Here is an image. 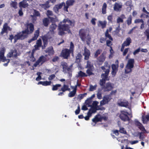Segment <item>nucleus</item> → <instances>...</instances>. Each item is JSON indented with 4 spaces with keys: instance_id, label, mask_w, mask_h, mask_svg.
Segmentation results:
<instances>
[{
    "instance_id": "864d4df0",
    "label": "nucleus",
    "mask_w": 149,
    "mask_h": 149,
    "mask_svg": "<svg viewBox=\"0 0 149 149\" xmlns=\"http://www.w3.org/2000/svg\"><path fill=\"white\" fill-rule=\"evenodd\" d=\"M107 45L109 47H111V45H112V43L111 40H107L106 41Z\"/></svg>"
},
{
    "instance_id": "a18cd8bd",
    "label": "nucleus",
    "mask_w": 149,
    "mask_h": 149,
    "mask_svg": "<svg viewBox=\"0 0 149 149\" xmlns=\"http://www.w3.org/2000/svg\"><path fill=\"white\" fill-rule=\"evenodd\" d=\"M40 6L45 10H47L50 7V6H48L45 3L40 4Z\"/></svg>"
},
{
    "instance_id": "20e7f679",
    "label": "nucleus",
    "mask_w": 149,
    "mask_h": 149,
    "mask_svg": "<svg viewBox=\"0 0 149 149\" xmlns=\"http://www.w3.org/2000/svg\"><path fill=\"white\" fill-rule=\"evenodd\" d=\"M74 47V44L72 42H70V48H63L61 53V56L64 59H68L70 57V54L73 56Z\"/></svg>"
},
{
    "instance_id": "0eeeda50",
    "label": "nucleus",
    "mask_w": 149,
    "mask_h": 149,
    "mask_svg": "<svg viewBox=\"0 0 149 149\" xmlns=\"http://www.w3.org/2000/svg\"><path fill=\"white\" fill-rule=\"evenodd\" d=\"M6 51V49L4 47L1 48L0 50V59L1 61L3 62L7 61V62L3 64V65L5 66H8V63L10 61V59H6L4 56V54Z\"/></svg>"
},
{
    "instance_id": "9d476101",
    "label": "nucleus",
    "mask_w": 149,
    "mask_h": 149,
    "mask_svg": "<svg viewBox=\"0 0 149 149\" xmlns=\"http://www.w3.org/2000/svg\"><path fill=\"white\" fill-rule=\"evenodd\" d=\"M112 99V96L110 95H105L103 97V100L100 102V105L103 106L105 104H108Z\"/></svg>"
},
{
    "instance_id": "9b49d317",
    "label": "nucleus",
    "mask_w": 149,
    "mask_h": 149,
    "mask_svg": "<svg viewBox=\"0 0 149 149\" xmlns=\"http://www.w3.org/2000/svg\"><path fill=\"white\" fill-rule=\"evenodd\" d=\"M47 61V58L44 56H41L36 61L33 65V66L36 67L40 63L41 65L42 64Z\"/></svg>"
},
{
    "instance_id": "a19ab883",
    "label": "nucleus",
    "mask_w": 149,
    "mask_h": 149,
    "mask_svg": "<svg viewBox=\"0 0 149 149\" xmlns=\"http://www.w3.org/2000/svg\"><path fill=\"white\" fill-rule=\"evenodd\" d=\"M102 52V50L101 49H98L95 52L94 54V57L95 58L97 57Z\"/></svg>"
},
{
    "instance_id": "473e14b6",
    "label": "nucleus",
    "mask_w": 149,
    "mask_h": 149,
    "mask_svg": "<svg viewBox=\"0 0 149 149\" xmlns=\"http://www.w3.org/2000/svg\"><path fill=\"white\" fill-rule=\"evenodd\" d=\"M8 24L6 23L4 24L3 28L2 29V31L1 32V33L3 34L4 33H6L7 32L8 30Z\"/></svg>"
},
{
    "instance_id": "4468645a",
    "label": "nucleus",
    "mask_w": 149,
    "mask_h": 149,
    "mask_svg": "<svg viewBox=\"0 0 149 149\" xmlns=\"http://www.w3.org/2000/svg\"><path fill=\"white\" fill-rule=\"evenodd\" d=\"M17 54V50L15 49H14L10 50L7 54V57L8 58H11L12 57H14L16 58L18 56Z\"/></svg>"
},
{
    "instance_id": "ea45409f",
    "label": "nucleus",
    "mask_w": 149,
    "mask_h": 149,
    "mask_svg": "<svg viewBox=\"0 0 149 149\" xmlns=\"http://www.w3.org/2000/svg\"><path fill=\"white\" fill-rule=\"evenodd\" d=\"M93 69H88L86 70V73L88 74V76H90L91 75H94V73L92 72Z\"/></svg>"
},
{
    "instance_id": "f03ea898",
    "label": "nucleus",
    "mask_w": 149,
    "mask_h": 149,
    "mask_svg": "<svg viewBox=\"0 0 149 149\" xmlns=\"http://www.w3.org/2000/svg\"><path fill=\"white\" fill-rule=\"evenodd\" d=\"M75 22L72 21L67 18L65 19L60 22L58 25V35L62 36L65 34L64 31H70V26L73 27L74 26Z\"/></svg>"
},
{
    "instance_id": "4be33fe9",
    "label": "nucleus",
    "mask_w": 149,
    "mask_h": 149,
    "mask_svg": "<svg viewBox=\"0 0 149 149\" xmlns=\"http://www.w3.org/2000/svg\"><path fill=\"white\" fill-rule=\"evenodd\" d=\"M57 25L55 23H52L49 27V31L52 33H54V30L57 27Z\"/></svg>"
},
{
    "instance_id": "7ed1b4c3",
    "label": "nucleus",
    "mask_w": 149,
    "mask_h": 149,
    "mask_svg": "<svg viewBox=\"0 0 149 149\" xmlns=\"http://www.w3.org/2000/svg\"><path fill=\"white\" fill-rule=\"evenodd\" d=\"M104 64V65L101 66V68L103 70L104 73H103L101 74V77L102 79L100 80L99 82V84L102 88L105 86L106 81L109 80L108 76L111 69V67L107 62H105Z\"/></svg>"
},
{
    "instance_id": "412c9836",
    "label": "nucleus",
    "mask_w": 149,
    "mask_h": 149,
    "mask_svg": "<svg viewBox=\"0 0 149 149\" xmlns=\"http://www.w3.org/2000/svg\"><path fill=\"white\" fill-rule=\"evenodd\" d=\"M42 24L45 27L48 26L50 23V21L49 19L48 18H44L42 19Z\"/></svg>"
},
{
    "instance_id": "72a5a7b5",
    "label": "nucleus",
    "mask_w": 149,
    "mask_h": 149,
    "mask_svg": "<svg viewBox=\"0 0 149 149\" xmlns=\"http://www.w3.org/2000/svg\"><path fill=\"white\" fill-rule=\"evenodd\" d=\"M75 2L74 0H68L66 2V4L70 6H72Z\"/></svg>"
},
{
    "instance_id": "5701e85b",
    "label": "nucleus",
    "mask_w": 149,
    "mask_h": 149,
    "mask_svg": "<svg viewBox=\"0 0 149 149\" xmlns=\"http://www.w3.org/2000/svg\"><path fill=\"white\" fill-rule=\"evenodd\" d=\"M135 124L136 125H137L139 129L142 131L145 130V128L143 125L139 122L137 120L135 121Z\"/></svg>"
},
{
    "instance_id": "13d9d810",
    "label": "nucleus",
    "mask_w": 149,
    "mask_h": 149,
    "mask_svg": "<svg viewBox=\"0 0 149 149\" xmlns=\"http://www.w3.org/2000/svg\"><path fill=\"white\" fill-rule=\"evenodd\" d=\"M34 15L35 16L38 17L40 16V14L38 11L35 10H34Z\"/></svg>"
},
{
    "instance_id": "5fc2aeb1",
    "label": "nucleus",
    "mask_w": 149,
    "mask_h": 149,
    "mask_svg": "<svg viewBox=\"0 0 149 149\" xmlns=\"http://www.w3.org/2000/svg\"><path fill=\"white\" fill-rule=\"evenodd\" d=\"M77 84L74 86V87H73V86L72 87V88H74L77 90V86H80L81 85V84L79 83V80H77Z\"/></svg>"
},
{
    "instance_id": "680f3d73",
    "label": "nucleus",
    "mask_w": 149,
    "mask_h": 149,
    "mask_svg": "<svg viewBox=\"0 0 149 149\" xmlns=\"http://www.w3.org/2000/svg\"><path fill=\"white\" fill-rule=\"evenodd\" d=\"M64 8H63V10L67 12H68V8L69 7V6H68V5H65H65H63Z\"/></svg>"
},
{
    "instance_id": "052dcab7",
    "label": "nucleus",
    "mask_w": 149,
    "mask_h": 149,
    "mask_svg": "<svg viewBox=\"0 0 149 149\" xmlns=\"http://www.w3.org/2000/svg\"><path fill=\"white\" fill-rule=\"evenodd\" d=\"M107 19L109 20V22H112L113 19V16L112 15H110L108 16Z\"/></svg>"
},
{
    "instance_id": "58836bf2",
    "label": "nucleus",
    "mask_w": 149,
    "mask_h": 149,
    "mask_svg": "<svg viewBox=\"0 0 149 149\" xmlns=\"http://www.w3.org/2000/svg\"><path fill=\"white\" fill-rule=\"evenodd\" d=\"M78 76L79 77H86L88 75L86 74V73L81 71H80L78 72Z\"/></svg>"
},
{
    "instance_id": "2f4dec72",
    "label": "nucleus",
    "mask_w": 149,
    "mask_h": 149,
    "mask_svg": "<svg viewBox=\"0 0 149 149\" xmlns=\"http://www.w3.org/2000/svg\"><path fill=\"white\" fill-rule=\"evenodd\" d=\"M107 5L105 3H104L102 6V13L103 14H105L106 13V9L107 8Z\"/></svg>"
},
{
    "instance_id": "c756f323",
    "label": "nucleus",
    "mask_w": 149,
    "mask_h": 149,
    "mask_svg": "<svg viewBox=\"0 0 149 149\" xmlns=\"http://www.w3.org/2000/svg\"><path fill=\"white\" fill-rule=\"evenodd\" d=\"M142 120L143 123H146L149 121V115H146L145 116H142Z\"/></svg>"
},
{
    "instance_id": "b1692460",
    "label": "nucleus",
    "mask_w": 149,
    "mask_h": 149,
    "mask_svg": "<svg viewBox=\"0 0 149 149\" xmlns=\"http://www.w3.org/2000/svg\"><path fill=\"white\" fill-rule=\"evenodd\" d=\"M70 89L69 88V86L68 85L64 84L62 87L61 88V89L59 90V91H62L63 92H65V91H70Z\"/></svg>"
},
{
    "instance_id": "0e129e2a",
    "label": "nucleus",
    "mask_w": 149,
    "mask_h": 149,
    "mask_svg": "<svg viewBox=\"0 0 149 149\" xmlns=\"http://www.w3.org/2000/svg\"><path fill=\"white\" fill-rule=\"evenodd\" d=\"M92 102L91 100V99H88L85 101L86 105H89Z\"/></svg>"
},
{
    "instance_id": "c03bdc74",
    "label": "nucleus",
    "mask_w": 149,
    "mask_h": 149,
    "mask_svg": "<svg viewBox=\"0 0 149 149\" xmlns=\"http://www.w3.org/2000/svg\"><path fill=\"white\" fill-rule=\"evenodd\" d=\"M119 132L121 133H122L124 134H127V132L125 130V128L123 127H120V128Z\"/></svg>"
},
{
    "instance_id": "de8ad7c7",
    "label": "nucleus",
    "mask_w": 149,
    "mask_h": 149,
    "mask_svg": "<svg viewBox=\"0 0 149 149\" xmlns=\"http://www.w3.org/2000/svg\"><path fill=\"white\" fill-rule=\"evenodd\" d=\"M101 90H98L97 94V97L98 99H101L102 98V93Z\"/></svg>"
},
{
    "instance_id": "8fccbe9b",
    "label": "nucleus",
    "mask_w": 149,
    "mask_h": 149,
    "mask_svg": "<svg viewBox=\"0 0 149 149\" xmlns=\"http://www.w3.org/2000/svg\"><path fill=\"white\" fill-rule=\"evenodd\" d=\"M63 5H65V3L63 2L59 4L56 5V8L58 9H61Z\"/></svg>"
},
{
    "instance_id": "2eb2a0df",
    "label": "nucleus",
    "mask_w": 149,
    "mask_h": 149,
    "mask_svg": "<svg viewBox=\"0 0 149 149\" xmlns=\"http://www.w3.org/2000/svg\"><path fill=\"white\" fill-rule=\"evenodd\" d=\"M51 37L49 36V35L48 34L42 36V38L45 47H46L47 45L48 40L51 39Z\"/></svg>"
},
{
    "instance_id": "aec40b11",
    "label": "nucleus",
    "mask_w": 149,
    "mask_h": 149,
    "mask_svg": "<svg viewBox=\"0 0 149 149\" xmlns=\"http://www.w3.org/2000/svg\"><path fill=\"white\" fill-rule=\"evenodd\" d=\"M45 52L46 53H47L48 55L50 56L53 55L54 53L53 47L52 46L48 47Z\"/></svg>"
},
{
    "instance_id": "774afa93",
    "label": "nucleus",
    "mask_w": 149,
    "mask_h": 149,
    "mask_svg": "<svg viewBox=\"0 0 149 149\" xmlns=\"http://www.w3.org/2000/svg\"><path fill=\"white\" fill-rule=\"evenodd\" d=\"M140 51V48H138L136 50L134 51L133 52V54L134 55H135L136 54H138Z\"/></svg>"
},
{
    "instance_id": "423d86ee",
    "label": "nucleus",
    "mask_w": 149,
    "mask_h": 149,
    "mask_svg": "<svg viewBox=\"0 0 149 149\" xmlns=\"http://www.w3.org/2000/svg\"><path fill=\"white\" fill-rule=\"evenodd\" d=\"M134 60L133 58L129 59L125 66V72L128 74L132 72V69L134 67Z\"/></svg>"
},
{
    "instance_id": "7c9ffc66",
    "label": "nucleus",
    "mask_w": 149,
    "mask_h": 149,
    "mask_svg": "<svg viewBox=\"0 0 149 149\" xmlns=\"http://www.w3.org/2000/svg\"><path fill=\"white\" fill-rule=\"evenodd\" d=\"M73 89L72 91L70 92L68 94V96L70 97H74L76 93L77 90L74 88H72Z\"/></svg>"
},
{
    "instance_id": "49530a36",
    "label": "nucleus",
    "mask_w": 149,
    "mask_h": 149,
    "mask_svg": "<svg viewBox=\"0 0 149 149\" xmlns=\"http://www.w3.org/2000/svg\"><path fill=\"white\" fill-rule=\"evenodd\" d=\"M10 5L11 7L16 9L17 8V3L15 1H12L10 3Z\"/></svg>"
},
{
    "instance_id": "6e6d98bb",
    "label": "nucleus",
    "mask_w": 149,
    "mask_h": 149,
    "mask_svg": "<svg viewBox=\"0 0 149 149\" xmlns=\"http://www.w3.org/2000/svg\"><path fill=\"white\" fill-rule=\"evenodd\" d=\"M98 102L97 101H93L92 104V105L91 106V107H96V106H97V104H98Z\"/></svg>"
},
{
    "instance_id": "6e6552de",
    "label": "nucleus",
    "mask_w": 149,
    "mask_h": 149,
    "mask_svg": "<svg viewBox=\"0 0 149 149\" xmlns=\"http://www.w3.org/2000/svg\"><path fill=\"white\" fill-rule=\"evenodd\" d=\"M130 114L126 110H122L120 111L119 117L120 119L124 121L130 120V118L128 115Z\"/></svg>"
},
{
    "instance_id": "f8f14e48",
    "label": "nucleus",
    "mask_w": 149,
    "mask_h": 149,
    "mask_svg": "<svg viewBox=\"0 0 149 149\" xmlns=\"http://www.w3.org/2000/svg\"><path fill=\"white\" fill-rule=\"evenodd\" d=\"M132 42V40L130 38H127L126 40L122 44L121 48L120 51L122 52L124 49L125 46H127L130 45V44Z\"/></svg>"
},
{
    "instance_id": "39448f33",
    "label": "nucleus",
    "mask_w": 149,
    "mask_h": 149,
    "mask_svg": "<svg viewBox=\"0 0 149 149\" xmlns=\"http://www.w3.org/2000/svg\"><path fill=\"white\" fill-rule=\"evenodd\" d=\"M87 30L81 29L79 31V35L81 40L84 41L86 40L87 44L89 45V42L91 41V38L89 33L87 34Z\"/></svg>"
},
{
    "instance_id": "dca6fc26",
    "label": "nucleus",
    "mask_w": 149,
    "mask_h": 149,
    "mask_svg": "<svg viewBox=\"0 0 149 149\" xmlns=\"http://www.w3.org/2000/svg\"><path fill=\"white\" fill-rule=\"evenodd\" d=\"M84 53L83 55L84 56V59L88 60L91 55V53L90 50L85 47L84 48Z\"/></svg>"
},
{
    "instance_id": "c9c22d12",
    "label": "nucleus",
    "mask_w": 149,
    "mask_h": 149,
    "mask_svg": "<svg viewBox=\"0 0 149 149\" xmlns=\"http://www.w3.org/2000/svg\"><path fill=\"white\" fill-rule=\"evenodd\" d=\"M81 57V54L80 53H78L76 57V62L77 63L80 62Z\"/></svg>"
},
{
    "instance_id": "1a4fd4ad",
    "label": "nucleus",
    "mask_w": 149,
    "mask_h": 149,
    "mask_svg": "<svg viewBox=\"0 0 149 149\" xmlns=\"http://www.w3.org/2000/svg\"><path fill=\"white\" fill-rule=\"evenodd\" d=\"M116 64H113L111 65L112 71L111 74L112 77H114L116 74L118 70L119 67V62L118 60H117L115 62Z\"/></svg>"
},
{
    "instance_id": "ddd939ff",
    "label": "nucleus",
    "mask_w": 149,
    "mask_h": 149,
    "mask_svg": "<svg viewBox=\"0 0 149 149\" xmlns=\"http://www.w3.org/2000/svg\"><path fill=\"white\" fill-rule=\"evenodd\" d=\"M113 88L111 83L108 82L106 83L104 86L102 87V89L104 91H109L111 90Z\"/></svg>"
},
{
    "instance_id": "3c124183",
    "label": "nucleus",
    "mask_w": 149,
    "mask_h": 149,
    "mask_svg": "<svg viewBox=\"0 0 149 149\" xmlns=\"http://www.w3.org/2000/svg\"><path fill=\"white\" fill-rule=\"evenodd\" d=\"M87 95L86 93H85L84 94H80L78 95V97L79 99L81 100L85 96Z\"/></svg>"
},
{
    "instance_id": "393cba45",
    "label": "nucleus",
    "mask_w": 149,
    "mask_h": 149,
    "mask_svg": "<svg viewBox=\"0 0 149 149\" xmlns=\"http://www.w3.org/2000/svg\"><path fill=\"white\" fill-rule=\"evenodd\" d=\"M92 120L93 122L96 123L98 122L101 121L102 119L99 115H96L95 117L92 119Z\"/></svg>"
},
{
    "instance_id": "f257e3e1",
    "label": "nucleus",
    "mask_w": 149,
    "mask_h": 149,
    "mask_svg": "<svg viewBox=\"0 0 149 149\" xmlns=\"http://www.w3.org/2000/svg\"><path fill=\"white\" fill-rule=\"evenodd\" d=\"M26 28L22 32L17 33L15 36V42H16L18 40H23L27 38L29 34L32 33L34 30V26L33 23H26Z\"/></svg>"
},
{
    "instance_id": "a211bd4d",
    "label": "nucleus",
    "mask_w": 149,
    "mask_h": 149,
    "mask_svg": "<svg viewBox=\"0 0 149 149\" xmlns=\"http://www.w3.org/2000/svg\"><path fill=\"white\" fill-rule=\"evenodd\" d=\"M39 33L40 31L38 29L36 30L34 34V36L29 40L28 42L30 43L32 41L37 40L39 35Z\"/></svg>"
},
{
    "instance_id": "4d7b16f0",
    "label": "nucleus",
    "mask_w": 149,
    "mask_h": 149,
    "mask_svg": "<svg viewBox=\"0 0 149 149\" xmlns=\"http://www.w3.org/2000/svg\"><path fill=\"white\" fill-rule=\"evenodd\" d=\"M36 44L37 46L41 47L42 45V41L41 39H40L38 40L36 42Z\"/></svg>"
},
{
    "instance_id": "e433bc0d",
    "label": "nucleus",
    "mask_w": 149,
    "mask_h": 149,
    "mask_svg": "<svg viewBox=\"0 0 149 149\" xmlns=\"http://www.w3.org/2000/svg\"><path fill=\"white\" fill-rule=\"evenodd\" d=\"M61 86V84H56L55 85H52V90L53 91L57 90L58 89V88Z\"/></svg>"
},
{
    "instance_id": "e2e57ef3",
    "label": "nucleus",
    "mask_w": 149,
    "mask_h": 149,
    "mask_svg": "<svg viewBox=\"0 0 149 149\" xmlns=\"http://www.w3.org/2000/svg\"><path fill=\"white\" fill-rule=\"evenodd\" d=\"M129 49V48H127L125 49L124 50V52H123V56H125L127 54V53L128 52V50Z\"/></svg>"
},
{
    "instance_id": "f3484780",
    "label": "nucleus",
    "mask_w": 149,
    "mask_h": 149,
    "mask_svg": "<svg viewBox=\"0 0 149 149\" xmlns=\"http://www.w3.org/2000/svg\"><path fill=\"white\" fill-rule=\"evenodd\" d=\"M122 7V3H115L113 7L114 10L116 12H120L121 10Z\"/></svg>"
},
{
    "instance_id": "bb28decb",
    "label": "nucleus",
    "mask_w": 149,
    "mask_h": 149,
    "mask_svg": "<svg viewBox=\"0 0 149 149\" xmlns=\"http://www.w3.org/2000/svg\"><path fill=\"white\" fill-rule=\"evenodd\" d=\"M51 83L52 82L51 81H40L38 83V84H40L42 85L43 86H46L50 85Z\"/></svg>"
},
{
    "instance_id": "a878e982",
    "label": "nucleus",
    "mask_w": 149,
    "mask_h": 149,
    "mask_svg": "<svg viewBox=\"0 0 149 149\" xmlns=\"http://www.w3.org/2000/svg\"><path fill=\"white\" fill-rule=\"evenodd\" d=\"M107 23V22L105 21L103 22L99 21L98 25L99 26H101L102 29H104L106 27Z\"/></svg>"
},
{
    "instance_id": "09e8293b",
    "label": "nucleus",
    "mask_w": 149,
    "mask_h": 149,
    "mask_svg": "<svg viewBox=\"0 0 149 149\" xmlns=\"http://www.w3.org/2000/svg\"><path fill=\"white\" fill-rule=\"evenodd\" d=\"M97 85L95 84L94 86L92 85H90V86L89 91H93L96 89Z\"/></svg>"
},
{
    "instance_id": "69168bd1",
    "label": "nucleus",
    "mask_w": 149,
    "mask_h": 149,
    "mask_svg": "<svg viewBox=\"0 0 149 149\" xmlns=\"http://www.w3.org/2000/svg\"><path fill=\"white\" fill-rule=\"evenodd\" d=\"M80 108L79 106V105L77 109L75 111V113L76 115H77L79 114L80 111Z\"/></svg>"
},
{
    "instance_id": "338daca9",
    "label": "nucleus",
    "mask_w": 149,
    "mask_h": 149,
    "mask_svg": "<svg viewBox=\"0 0 149 149\" xmlns=\"http://www.w3.org/2000/svg\"><path fill=\"white\" fill-rule=\"evenodd\" d=\"M55 75L54 74H52L49 76L48 79L49 80H52L53 79L55 78Z\"/></svg>"
},
{
    "instance_id": "f704fd0d",
    "label": "nucleus",
    "mask_w": 149,
    "mask_h": 149,
    "mask_svg": "<svg viewBox=\"0 0 149 149\" xmlns=\"http://www.w3.org/2000/svg\"><path fill=\"white\" fill-rule=\"evenodd\" d=\"M105 36L107 38H108L111 41L113 40V38L111 37V36L109 33V30L107 29L105 33Z\"/></svg>"
},
{
    "instance_id": "cd10ccee",
    "label": "nucleus",
    "mask_w": 149,
    "mask_h": 149,
    "mask_svg": "<svg viewBox=\"0 0 149 149\" xmlns=\"http://www.w3.org/2000/svg\"><path fill=\"white\" fill-rule=\"evenodd\" d=\"M118 104L121 107H127L129 105V103L127 101L125 102L121 101L118 103Z\"/></svg>"
},
{
    "instance_id": "6ab92c4d",
    "label": "nucleus",
    "mask_w": 149,
    "mask_h": 149,
    "mask_svg": "<svg viewBox=\"0 0 149 149\" xmlns=\"http://www.w3.org/2000/svg\"><path fill=\"white\" fill-rule=\"evenodd\" d=\"M19 7L21 8H26L29 6L28 4L27 3L26 0H23L19 3Z\"/></svg>"
},
{
    "instance_id": "37998d69",
    "label": "nucleus",
    "mask_w": 149,
    "mask_h": 149,
    "mask_svg": "<svg viewBox=\"0 0 149 149\" xmlns=\"http://www.w3.org/2000/svg\"><path fill=\"white\" fill-rule=\"evenodd\" d=\"M62 65L63 66V71L66 72V69L68 67L67 63L66 62H64L63 64H62Z\"/></svg>"
},
{
    "instance_id": "bf43d9fd",
    "label": "nucleus",
    "mask_w": 149,
    "mask_h": 149,
    "mask_svg": "<svg viewBox=\"0 0 149 149\" xmlns=\"http://www.w3.org/2000/svg\"><path fill=\"white\" fill-rule=\"evenodd\" d=\"M18 13L19 16H23V13L22 11V8H20Z\"/></svg>"
},
{
    "instance_id": "c85d7f7f",
    "label": "nucleus",
    "mask_w": 149,
    "mask_h": 149,
    "mask_svg": "<svg viewBox=\"0 0 149 149\" xmlns=\"http://www.w3.org/2000/svg\"><path fill=\"white\" fill-rule=\"evenodd\" d=\"M105 57L104 54L102 53L101 54L98 58L97 60L99 62L102 63L105 61Z\"/></svg>"
},
{
    "instance_id": "79ce46f5",
    "label": "nucleus",
    "mask_w": 149,
    "mask_h": 149,
    "mask_svg": "<svg viewBox=\"0 0 149 149\" xmlns=\"http://www.w3.org/2000/svg\"><path fill=\"white\" fill-rule=\"evenodd\" d=\"M132 17L131 15H130L127 18L126 22L128 25H130L132 23Z\"/></svg>"
},
{
    "instance_id": "603ef678",
    "label": "nucleus",
    "mask_w": 149,
    "mask_h": 149,
    "mask_svg": "<svg viewBox=\"0 0 149 149\" xmlns=\"http://www.w3.org/2000/svg\"><path fill=\"white\" fill-rule=\"evenodd\" d=\"M134 22L135 24H137L140 22L144 23V21L142 19H136L134 20Z\"/></svg>"
},
{
    "instance_id": "4c0bfd02",
    "label": "nucleus",
    "mask_w": 149,
    "mask_h": 149,
    "mask_svg": "<svg viewBox=\"0 0 149 149\" xmlns=\"http://www.w3.org/2000/svg\"><path fill=\"white\" fill-rule=\"evenodd\" d=\"M86 68H88V69H94V66L93 65H92L91 63V62L88 61L87 62V63L86 65Z\"/></svg>"
}]
</instances>
